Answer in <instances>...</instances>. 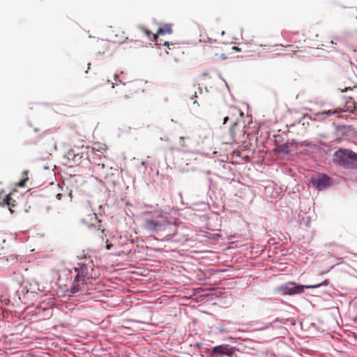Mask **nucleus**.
Segmentation results:
<instances>
[{
  "label": "nucleus",
  "mask_w": 357,
  "mask_h": 357,
  "mask_svg": "<svg viewBox=\"0 0 357 357\" xmlns=\"http://www.w3.org/2000/svg\"><path fill=\"white\" fill-rule=\"evenodd\" d=\"M100 43H102L103 46H105V45H107V43H105L104 40H102Z\"/></svg>",
  "instance_id": "obj_26"
},
{
  "label": "nucleus",
  "mask_w": 357,
  "mask_h": 357,
  "mask_svg": "<svg viewBox=\"0 0 357 357\" xmlns=\"http://www.w3.org/2000/svg\"><path fill=\"white\" fill-rule=\"evenodd\" d=\"M328 284V282L327 280L322 282L310 285H300L296 282H290L281 286L279 290L282 294L293 295L303 293L305 289H315L321 285H327Z\"/></svg>",
  "instance_id": "obj_4"
},
{
  "label": "nucleus",
  "mask_w": 357,
  "mask_h": 357,
  "mask_svg": "<svg viewBox=\"0 0 357 357\" xmlns=\"http://www.w3.org/2000/svg\"><path fill=\"white\" fill-rule=\"evenodd\" d=\"M282 152L287 153V151H286V149H282Z\"/></svg>",
  "instance_id": "obj_32"
},
{
  "label": "nucleus",
  "mask_w": 357,
  "mask_h": 357,
  "mask_svg": "<svg viewBox=\"0 0 357 357\" xmlns=\"http://www.w3.org/2000/svg\"><path fill=\"white\" fill-rule=\"evenodd\" d=\"M311 183L319 190H321L331 184V180L328 176L319 174L311 178Z\"/></svg>",
  "instance_id": "obj_7"
},
{
  "label": "nucleus",
  "mask_w": 357,
  "mask_h": 357,
  "mask_svg": "<svg viewBox=\"0 0 357 357\" xmlns=\"http://www.w3.org/2000/svg\"><path fill=\"white\" fill-rule=\"evenodd\" d=\"M230 109L233 113L239 114L240 115L243 114V113L237 107H230Z\"/></svg>",
  "instance_id": "obj_21"
},
{
  "label": "nucleus",
  "mask_w": 357,
  "mask_h": 357,
  "mask_svg": "<svg viewBox=\"0 0 357 357\" xmlns=\"http://www.w3.org/2000/svg\"><path fill=\"white\" fill-rule=\"evenodd\" d=\"M23 175H24L23 178L18 183V185L20 187H24L25 185V183L28 180L27 172H24Z\"/></svg>",
  "instance_id": "obj_17"
},
{
  "label": "nucleus",
  "mask_w": 357,
  "mask_h": 357,
  "mask_svg": "<svg viewBox=\"0 0 357 357\" xmlns=\"http://www.w3.org/2000/svg\"><path fill=\"white\" fill-rule=\"evenodd\" d=\"M172 33V29L171 24H165L162 27H160L157 33L158 35L171 34Z\"/></svg>",
  "instance_id": "obj_15"
},
{
  "label": "nucleus",
  "mask_w": 357,
  "mask_h": 357,
  "mask_svg": "<svg viewBox=\"0 0 357 357\" xmlns=\"http://www.w3.org/2000/svg\"><path fill=\"white\" fill-rule=\"evenodd\" d=\"M220 56L222 60H225L227 58V56L225 54H221Z\"/></svg>",
  "instance_id": "obj_22"
},
{
  "label": "nucleus",
  "mask_w": 357,
  "mask_h": 357,
  "mask_svg": "<svg viewBox=\"0 0 357 357\" xmlns=\"http://www.w3.org/2000/svg\"><path fill=\"white\" fill-rule=\"evenodd\" d=\"M116 90V100L119 102H123L127 99L130 98V93H129V89L126 85L117 86Z\"/></svg>",
  "instance_id": "obj_9"
},
{
  "label": "nucleus",
  "mask_w": 357,
  "mask_h": 357,
  "mask_svg": "<svg viewBox=\"0 0 357 357\" xmlns=\"http://www.w3.org/2000/svg\"><path fill=\"white\" fill-rule=\"evenodd\" d=\"M128 39V36L126 35L125 32L117 29L115 31V34L113 38V43L117 44H122Z\"/></svg>",
  "instance_id": "obj_13"
},
{
  "label": "nucleus",
  "mask_w": 357,
  "mask_h": 357,
  "mask_svg": "<svg viewBox=\"0 0 357 357\" xmlns=\"http://www.w3.org/2000/svg\"><path fill=\"white\" fill-rule=\"evenodd\" d=\"M99 156H100V155H97V156H96V158H97V160H98V161H100V160H99Z\"/></svg>",
  "instance_id": "obj_31"
},
{
  "label": "nucleus",
  "mask_w": 357,
  "mask_h": 357,
  "mask_svg": "<svg viewBox=\"0 0 357 357\" xmlns=\"http://www.w3.org/2000/svg\"><path fill=\"white\" fill-rule=\"evenodd\" d=\"M79 218L82 224L85 225L89 228H91L100 222V220H98L97 215L93 211L91 206L88 204H84L81 207L79 211Z\"/></svg>",
  "instance_id": "obj_5"
},
{
  "label": "nucleus",
  "mask_w": 357,
  "mask_h": 357,
  "mask_svg": "<svg viewBox=\"0 0 357 357\" xmlns=\"http://www.w3.org/2000/svg\"><path fill=\"white\" fill-rule=\"evenodd\" d=\"M233 129H234V128L230 129V132L231 134L232 137H234Z\"/></svg>",
  "instance_id": "obj_24"
},
{
  "label": "nucleus",
  "mask_w": 357,
  "mask_h": 357,
  "mask_svg": "<svg viewBox=\"0 0 357 357\" xmlns=\"http://www.w3.org/2000/svg\"><path fill=\"white\" fill-rule=\"evenodd\" d=\"M232 49L236 51L238 50V48L237 47H233Z\"/></svg>",
  "instance_id": "obj_28"
},
{
  "label": "nucleus",
  "mask_w": 357,
  "mask_h": 357,
  "mask_svg": "<svg viewBox=\"0 0 357 357\" xmlns=\"http://www.w3.org/2000/svg\"><path fill=\"white\" fill-rule=\"evenodd\" d=\"M164 45H165V46H167V47H168V49H169V50H174V49L176 48V46H175V45H174V44H171V45H170L169 42H165Z\"/></svg>",
  "instance_id": "obj_20"
},
{
  "label": "nucleus",
  "mask_w": 357,
  "mask_h": 357,
  "mask_svg": "<svg viewBox=\"0 0 357 357\" xmlns=\"http://www.w3.org/2000/svg\"><path fill=\"white\" fill-rule=\"evenodd\" d=\"M61 194H58V195H56V197H58V199H61Z\"/></svg>",
  "instance_id": "obj_29"
},
{
  "label": "nucleus",
  "mask_w": 357,
  "mask_h": 357,
  "mask_svg": "<svg viewBox=\"0 0 357 357\" xmlns=\"http://www.w3.org/2000/svg\"><path fill=\"white\" fill-rule=\"evenodd\" d=\"M112 245H111V244H108V245H107V250H109V249L111 248Z\"/></svg>",
  "instance_id": "obj_25"
},
{
  "label": "nucleus",
  "mask_w": 357,
  "mask_h": 357,
  "mask_svg": "<svg viewBox=\"0 0 357 357\" xmlns=\"http://www.w3.org/2000/svg\"><path fill=\"white\" fill-rule=\"evenodd\" d=\"M333 160L347 169L357 168V154L349 149H340L333 155Z\"/></svg>",
  "instance_id": "obj_3"
},
{
  "label": "nucleus",
  "mask_w": 357,
  "mask_h": 357,
  "mask_svg": "<svg viewBox=\"0 0 357 357\" xmlns=\"http://www.w3.org/2000/svg\"><path fill=\"white\" fill-rule=\"evenodd\" d=\"M92 271L91 266L86 264H83L79 268H75L77 275L70 288L72 293H77L79 291H88L87 284L93 278Z\"/></svg>",
  "instance_id": "obj_1"
},
{
  "label": "nucleus",
  "mask_w": 357,
  "mask_h": 357,
  "mask_svg": "<svg viewBox=\"0 0 357 357\" xmlns=\"http://www.w3.org/2000/svg\"><path fill=\"white\" fill-rule=\"evenodd\" d=\"M0 203L1 204L3 205H7L11 213H15V208L16 206L15 201L13 199L10 195H6V197L3 199L2 202H1Z\"/></svg>",
  "instance_id": "obj_12"
},
{
  "label": "nucleus",
  "mask_w": 357,
  "mask_h": 357,
  "mask_svg": "<svg viewBox=\"0 0 357 357\" xmlns=\"http://www.w3.org/2000/svg\"><path fill=\"white\" fill-rule=\"evenodd\" d=\"M140 31L144 33L151 41L156 42L158 39V33H153L150 30L144 27V26H139L138 28Z\"/></svg>",
  "instance_id": "obj_14"
},
{
  "label": "nucleus",
  "mask_w": 357,
  "mask_h": 357,
  "mask_svg": "<svg viewBox=\"0 0 357 357\" xmlns=\"http://www.w3.org/2000/svg\"><path fill=\"white\" fill-rule=\"evenodd\" d=\"M143 228L149 231L160 233L166 229H174L176 231V225L171 224L162 215L144 218Z\"/></svg>",
  "instance_id": "obj_2"
},
{
  "label": "nucleus",
  "mask_w": 357,
  "mask_h": 357,
  "mask_svg": "<svg viewBox=\"0 0 357 357\" xmlns=\"http://www.w3.org/2000/svg\"><path fill=\"white\" fill-rule=\"evenodd\" d=\"M162 232H165L164 235L160 234V236H162V238L164 240L169 241L177 234V227L176 226L175 233H174V229H166Z\"/></svg>",
  "instance_id": "obj_16"
},
{
  "label": "nucleus",
  "mask_w": 357,
  "mask_h": 357,
  "mask_svg": "<svg viewBox=\"0 0 357 357\" xmlns=\"http://www.w3.org/2000/svg\"><path fill=\"white\" fill-rule=\"evenodd\" d=\"M180 139H181V140H183V139H184V137H180Z\"/></svg>",
  "instance_id": "obj_34"
},
{
  "label": "nucleus",
  "mask_w": 357,
  "mask_h": 357,
  "mask_svg": "<svg viewBox=\"0 0 357 357\" xmlns=\"http://www.w3.org/2000/svg\"><path fill=\"white\" fill-rule=\"evenodd\" d=\"M88 158L91 164L94 165V169L100 174H103L102 170L105 168V161L106 157L102 153L98 150H96L95 148L89 152Z\"/></svg>",
  "instance_id": "obj_6"
},
{
  "label": "nucleus",
  "mask_w": 357,
  "mask_h": 357,
  "mask_svg": "<svg viewBox=\"0 0 357 357\" xmlns=\"http://www.w3.org/2000/svg\"><path fill=\"white\" fill-rule=\"evenodd\" d=\"M197 90H198V91H194V94H193V96L191 97V99H193L194 98H197V97H198V94H197L198 93H199V94H202V89L200 87H197Z\"/></svg>",
  "instance_id": "obj_19"
},
{
  "label": "nucleus",
  "mask_w": 357,
  "mask_h": 357,
  "mask_svg": "<svg viewBox=\"0 0 357 357\" xmlns=\"http://www.w3.org/2000/svg\"><path fill=\"white\" fill-rule=\"evenodd\" d=\"M193 103H194V104H197V106H199V105L197 100H194V102H193Z\"/></svg>",
  "instance_id": "obj_27"
},
{
  "label": "nucleus",
  "mask_w": 357,
  "mask_h": 357,
  "mask_svg": "<svg viewBox=\"0 0 357 357\" xmlns=\"http://www.w3.org/2000/svg\"><path fill=\"white\" fill-rule=\"evenodd\" d=\"M234 349L229 344H221L213 348L212 355H226L231 356L234 354Z\"/></svg>",
  "instance_id": "obj_8"
},
{
  "label": "nucleus",
  "mask_w": 357,
  "mask_h": 357,
  "mask_svg": "<svg viewBox=\"0 0 357 357\" xmlns=\"http://www.w3.org/2000/svg\"><path fill=\"white\" fill-rule=\"evenodd\" d=\"M229 119V116H225L223 119V124H225Z\"/></svg>",
  "instance_id": "obj_23"
},
{
  "label": "nucleus",
  "mask_w": 357,
  "mask_h": 357,
  "mask_svg": "<svg viewBox=\"0 0 357 357\" xmlns=\"http://www.w3.org/2000/svg\"><path fill=\"white\" fill-rule=\"evenodd\" d=\"M355 87H357V84L354 82H351L349 86H345L344 89H340L342 92L347 91V90H351Z\"/></svg>",
  "instance_id": "obj_18"
},
{
  "label": "nucleus",
  "mask_w": 357,
  "mask_h": 357,
  "mask_svg": "<svg viewBox=\"0 0 357 357\" xmlns=\"http://www.w3.org/2000/svg\"><path fill=\"white\" fill-rule=\"evenodd\" d=\"M344 112L345 110L343 109L337 108L334 109H328L319 112L317 115L321 116L323 119L330 117L332 116H335L336 118H342V114Z\"/></svg>",
  "instance_id": "obj_11"
},
{
  "label": "nucleus",
  "mask_w": 357,
  "mask_h": 357,
  "mask_svg": "<svg viewBox=\"0 0 357 357\" xmlns=\"http://www.w3.org/2000/svg\"><path fill=\"white\" fill-rule=\"evenodd\" d=\"M66 157L68 160V165L70 166H74L79 165L81 162L83 155L79 153H77L74 149H71L67 152Z\"/></svg>",
  "instance_id": "obj_10"
},
{
  "label": "nucleus",
  "mask_w": 357,
  "mask_h": 357,
  "mask_svg": "<svg viewBox=\"0 0 357 357\" xmlns=\"http://www.w3.org/2000/svg\"><path fill=\"white\" fill-rule=\"evenodd\" d=\"M214 55H215V56H218V53H216V52H215V53H214Z\"/></svg>",
  "instance_id": "obj_35"
},
{
  "label": "nucleus",
  "mask_w": 357,
  "mask_h": 357,
  "mask_svg": "<svg viewBox=\"0 0 357 357\" xmlns=\"http://www.w3.org/2000/svg\"><path fill=\"white\" fill-rule=\"evenodd\" d=\"M282 152L287 153V151H286V149H282Z\"/></svg>",
  "instance_id": "obj_33"
},
{
  "label": "nucleus",
  "mask_w": 357,
  "mask_h": 357,
  "mask_svg": "<svg viewBox=\"0 0 357 357\" xmlns=\"http://www.w3.org/2000/svg\"><path fill=\"white\" fill-rule=\"evenodd\" d=\"M292 52H294V54H296L297 52H299V51H296V50H292Z\"/></svg>",
  "instance_id": "obj_30"
}]
</instances>
